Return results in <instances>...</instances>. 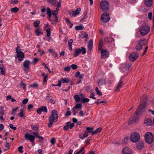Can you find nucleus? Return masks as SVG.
<instances>
[{"mask_svg": "<svg viewBox=\"0 0 154 154\" xmlns=\"http://www.w3.org/2000/svg\"><path fill=\"white\" fill-rule=\"evenodd\" d=\"M140 104L137 107L136 112V115L134 114L131 117L130 120L128 122V125H131L133 122H136L139 119L138 116L142 115L145 112L147 100V96L146 95H143L141 98Z\"/></svg>", "mask_w": 154, "mask_h": 154, "instance_id": "f257e3e1", "label": "nucleus"}, {"mask_svg": "<svg viewBox=\"0 0 154 154\" xmlns=\"http://www.w3.org/2000/svg\"><path fill=\"white\" fill-rule=\"evenodd\" d=\"M57 112L55 110H53L51 112V115L48 118L49 122L48 126L49 128H51L54 122H55L58 120Z\"/></svg>", "mask_w": 154, "mask_h": 154, "instance_id": "f03ea898", "label": "nucleus"}, {"mask_svg": "<svg viewBox=\"0 0 154 154\" xmlns=\"http://www.w3.org/2000/svg\"><path fill=\"white\" fill-rule=\"evenodd\" d=\"M145 139L148 143H152L154 140V136L152 133L150 132L146 133L145 135Z\"/></svg>", "mask_w": 154, "mask_h": 154, "instance_id": "7ed1b4c3", "label": "nucleus"}, {"mask_svg": "<svg viewBox=\"0 0 154 154\" xmlns=\"http://www.w3.org/2000/svg\"><path fill=\"white\" fill-rule=\"evenodd\" d=\"M140 138L139 134L137 132L132 133L130 136V140L133 143H136L138 142Z\"/></svg>", "mask_w": 154, "mask_h": 154, "instance_id": "20e7f679", "label": "nucleus"}, {"mask_svg": "<svg viewBox=\"0 0 154 154\" xmlns=\"http://www.w3.org/2000/svg\"><path fill=\"white\" fill-rule=\"evenodd\" d=\"M150 27L148 25L142 26L140 28L139 32L142 35H146L149 31Z\"/></svg>", "mask_w": 154, "mask_h": 154, "instance_id": "39448f33", "label": "nucleus"}, {"mask_svg": "<svg viewBox=\"0 0 154 154\" xmlns=\"http://www.w3.org/2000/svg\"><path fill=\"white\" fill-rule=\"evenodd\" d=\"M86 53V50L85 48L82 47L81 48H78L75 49L74 56L75 57L78 56L82 53V54H84Z\"/></svg>", "mask_w": 154, "mask_h": 154, "instance_id": "423d86ee", "label": "nucleus"}, {"mask_svg": "<svg viewBox=\"0 0 154 154\" xmlns=\"http://www.w3.org/2000/svg\"><path fill=\"white\" fill-rule=\"evenodd\" d=\"M100 6L103 11H107L109 8V3L106 1H103L100 3Z\"/></svg>", "mask_w": 154, "mask_h": 154, "instance_id": "0eeeda50", "label": "nucleus"}, {"mask_svg": "<svg viewBox=\"0 0 154 154\" xmlns=\"http://www.w3.org/2000/svg\"><path fill=\"white\" fill-rule=\"evenodd\" d=\"M19 47H17L16 49V52L17 53V56L19 61H22L24 57V55L23 52L20 49L18 50Z\"/></svg>", "mask_w": 154, "mask_h": 154, "instance_id": "6e6552de", "label": "nucleus"}, {"mask_svg": "<svg viewBox=\"0 0 154 154\" xmlns=\"http://www.w3.org/2000/svg\"><path fill=\"white\" fill-rule=\"evenodd\" d=\"M109 14L107 13H103L101 17V19L102 21L106 23L109 21L110 19Z\"/></svg>", "mask_w": 154, "mask_h": 154, "instance_id": "1a4fd4ad", "label": "nucleus"}, {"mask_svg": "<svg viewBox=\"0 0 154 154\" xmlns=\"http://www.w3.org/2000/svg\"><path fill=\"white\" fill-rule=\"evenodd\" d=\"M24 137L26 139L29 140L32 143L34 142L35 137L34 135H32L27 133L25 134Z\"/></svg>", "mask_w": 154, "mask_h": 154, "instance_id": "9d476101", "label": "nucleus"}, {"mask_svg": "<svg viewBox=\"0 0 154 154\" xmlns=\"http://www.w3.org/2000/svg\"><path fill=\"white\" fill-rule=\"evenodd\" d=\"M139 56V54L136 52H133L129 56V60L131 61H134L136 60Z\"/></svg>", "mask_w": 154, "mask_h": 154, "instance_id": "9b49d317", "label": "nucleus"}, {"mask_svg": "<svg viewBox=\"0 0 154 154\" xmlns=\"http://www.w3.org/2000/svg\"><path fill=\"white\" fill-rule=\"evenodd\" d=\"M100 51H101L102 59H105L108 57L109 56V52L107 50L102 49Z\"/></svg>", "mask_w": 154, "mask_h": 154, "instance_id": "f8f14e48", "label": "nucleus"}, {"mask_svg": "<svg viewBox=\"0 0 154 154\" xmlns=\"http://www.w3.org/2000/svg\"><path fill=\"white\" fill-rule=\"evenodd\" d=\"M81 11V8H79L75 11H73L69 12V14L71 16L75 17Z\"/></svg>", "mask_w": 154, "mask_h": 154, "instance_id": "ddd939ff", "label": "nucleus"}, {"mask_svg": "<svg viewBox=\"0 0 154 154\" xmlns=\"http://www.w3.org/2000/svg\"><path fill=\"white\" fill-rule=\"evenodd\" d=\"M122 152L123 154H131L132 153L131 149L128 147L124 148Z\"/></svg>", "mask_w": 154, "mask_h": 154, "instance_id": "4468645a", "label": "nucleus"}, {"mask_svg": "<svg viewBox=\"0 0 154 154\" xmlns=\"http://www.w3.org/2000/svg\"><path fill=\"white\" fill-rule=\"evenodd\" d=\"M32 134H33L35 136V137L38 139H39L41 141H43L44 140V138L39 135V134L38 133L35 132H33Z\"/></svg>", "mask_w": 154, "mask_h": 154, "instance_id": "2eb2a0df", "label": "nucleus"}, {"mask_svg": "<svg viewBox=\"0 0 154 154\" xmlns=\"http://www.w3.org/2000/svg\"><path fill=\"white\" fill-rule=\"evenodd\" d=\"M30 63V62L29 60H25L23 62V65L25 68H26V69L29 70V66Z\"/></svg>", "mask_w": 154, "mask_h": 154, "instance_id": "dca6fc26", "label": "nucleus"}, {"mask_svg": "<svg viewBox=\"0 0 154 154\" xmlns=\"http://www.w3.org/2000/svg\"><path fill=\"white\" fill-rule=\"evenodd\" d=\"M144 147V143L142 142H140V143H139L136 145L137 148L139 150L142 149Z\"/></svg>", "mask_w": 154, "mask_h": 154, "instance_id": "f3484780", "label": "nucleus"}, {"mask_svg": "<svg viewBox=\"0 0 154 154\" xmlns=\"http://www.w3.org/2000/svg\"><path fill=\"white\" fill-rule=\"evenodd\" d=\"M131 65V63H126L122 66V68L124 70L127 71L130 69Z\"/></svg>", "mask_w": 154, "mask_h": 154, "instance_id": "a211bd4d", "label": "nucleus"}, {"mask_svg": "<svg viewBox=\"0 0 154 154\" xmlns=\"http://www.w3.org/2000/svg\"><path fill=\"white\" fill-rule=\"evenodd\" d=\"M138 44L142 47L146 44V39L143 38L140 39L138 41Z\"/></svg>", "mask_w": 154, "mask_h": 154, "instance_id": "6ab92c4d", "label": "nucleus"}, {"mask_svg": "<svg viewBox=\"0 0 154 154\" xmlns=\"http://www.w3.org/2000/svg\"><path fill=\"white\" fill-rule=\"evenodd\" d=\"M144 123L146 124L147 125H152L153 122H152V120L151 119H146L144 121Z\"/></svg>", "mask_w": 154, "mask_h": 154, "instance_id": "aec40b11", "label": "nucleus"}, {"mask_svg": "<svg viewBox=\"0 0 154 154\" xmlns=\"http://www.w3.org/2000/svg\"><path fill=\"white\" fill-rule=\"evenodd\" d=\"M152 0H145L144 4L147 7H150L152 5Z\"/></svg>", "mask_w": 154, "mask_h": 154, "instance_id": "412c9836", "label": "nucleus"}, {"mask_svg": "<svg viewBox=\"0 0 154 154\" xmlns=\"http://www.w3.org/2000/svg\"><path fill=\"white\" fill-rule=\"evenodd\" d=\"M47 2L52 6H55L57 3V1L56 0H47Z\"/></svg>", "mask_w": 154, "mask_h": 154, "instance_id": "4be33fe9", "label": "nucleus"}, {"mask_svg": "<svg viewBox=\"0 0 154 154\" xmlns=\"http://www.w3.org/2000/svg\"><path fill=\"white\" fill-rule=\"evenodd\" d=\"M97 83L99 86H102L105 83V79H100L97 81Z\"/></svg>", "mask_w": 154, "mask_h": 154, "instance_id": "5701e85b", "label": "nucleus"}, {"mask_svg": "<svg viewBox=\"0 0 154 154\" xmlns=\"http://www.w3.org/2000/svg\"><path fill=\"white\" fill-rule=\"evenodd\" d=\"M60 81L63 83H68L70 82V79L68 78H62L60 79Z\"/></svg>", "mask_w": 154, "mask_h": 154, "instance_id": "b1692460", "label": "nucleus"}, {"mask_svg": "<svg viewBox=\"0 0 154 154\" xmlns=\"http://www.w3.org/2000/svg\"><path fill=\"white\" fill-rule=\"evenodd\" d=\"M93 44V41L92 39H91L89 42L88 45V49L90 51L92 50Z\"/></svg>", "mask_w": 154, "mask_h": 154, "instance_id": "393cba45", "label": "nucleus"}, {"mask_svg": "<svg viewBox=\"0 0 154 154\" xmlns=\"http://www.w3.org/2000/svg\"><path fill=\"white\" fill-rule=\"evenodd\" d=\"M88 135V133L86 131L85 133L82 136V134H80L79 135V137L81 139L83 140L85 137H87Z\"/></svg>", "mask_w": 154, "mask_h": 154, "instance_id": "a878e982", "label": "nucleus"}, {"mask_svg": "<svg viewBox=\"0 0 154 154\" xmlns=\"http://www.w3.org/2000/svg\"><path fill=\"white\" fill-rule=\"evenodd\" d=\"M88 133H91L92 135L93 132H94V128L92 127H87L86 128V131Z\"/></svg>", "mask_w": 154, "mask_h": 154, "instance_id": "bb28decb", "label": "nucleus"}, {"mask_svg": "<svg viewBox=\"0 0 154 154\" xmlns=\"http://www.w3.org/2000/svg\"><path fill=\"white\" fill-rule=\"evenodd\" d=\"M122 83H123V81H122L121 80H120L118 83V85L116 87V89L118 90L120 88L122 85Z\"/></svg>", "mask_w": 154, "mask_h": 154, "instance_id": "cd10ccee", "label": "nucleus"}, {"mask_svg": "<svg viewBox=\"0 0 154 154\" xmlns=\"http://www.w3.org/2000/svg\"><path fill=\"white\" fill-rule=\"evenodd\" d=\"M102 129L101 128H99L95 130L94 131V132H93L92 135H93L95 134L99 133L101 131Z\"/></svg>", "mask_w": 154, "mask_h": 154, "instance_id": "c85d7f7f", "label": "nucleus"}, {"mask_svg": "<svg viewBox=\"0 0 154 154\" xmlns=\"http://www.w3.org/2000/svg\"><path fill=\"white\" fill-rule=\"evenodd\" d=\"M74 97L76 102H78L81 100V98L79 95H75L74 96Z\"/></svg>", "mask_w": 154, "mask_h": 154, "instance_id": "c756f323", "label": "nucleus"}, {"mask_svg": "<svg viewBox=\"0 0 154 154\" xmlns=\"http://www.w3.org/2000/svg\"><path fill=\"white\" fill-rule=\"evenodd\" d=\"M24 111L23 109H21L20 110V113L18 114V116L20 117H23L24 116Z\"/></svg>", "mask_w": 154, "mask_h": 154, "instance_id": "7c9ffc66", "label": "nucleus"}, {"mask_svg": "<svg viewBox=\"0 0 154 154\" xmlns=\"http://www.w3.org/2000/svg\"><path fill=\"white\" fill-rule=\"evenodd\" d=\"M84 16L82 18L81 20H80L81 22L84 21V20L88 18L87 12H85L84 13Z\"/></svg>", "mask_w": 154, "mask_h": 154, "instance_id": "2f4dec72", "label": "nucleus"}, {"mask_svg": "<svg viewBox=\"0 0 154 154\" xmlns=\"http://www.w3.org/2000/svg\"><path fill=\"white\" fill-rule=\"evenodd\" d=\"M67 125H68V127L71 129H72L74 126V123H71L70 122H66Z\"/></svg>", "mask_w": 154, "mask_h": 154, "instance_id": "473e14b6", "label": "nucleus"}, {"mask_svg": "<svg viewBox=\"0 0 154 154\" xmlns=\"http://www.w3.org/2000/svg\"><path fill=\"white\" fill-rule=\"evenodd\" d=\"M40 23V22L39 20H36L33 23L34 26L35 28H37L38 27L39 24Z\"/></svg>", "mask_w": 154, "mask_h": 154, "instance_id": "72a5a7b5", "label": "nucleus"}, {"mask_svg": "<svg viewBox=\"0 0 154 154\" xmlns=\"http://www.w3.org/2000/svg\"><path fill=\"white\" fill-rule=\"evenodd\" d=\"M51 9L48 7L47 8V12L48 15V17H50L51 16Z\"/></svg>", "mask_w": 154, "mask_h": 154, "instance_id": "f704fd0d", "label": "nucleus"}, {"mask_svg": "<svg viewBox=\"0 0 154 154\" xmlns=\"http://www.w3.org/2000/svg\"><path fill=\"white\" fill-rule=\"evenodd\" d=\"M18 10L19 9L15 7L11 8V11L12 12L16 13L18 11Z\"/></svg>", "mask_w": 154, "mask_h": 154, "instance_id": "c9c22d12", "label": "nucleus"}, {"mask_svg": "<svg viewBox=\"0 0 154 154\" xmlns=\"http://www.w3.org/2000/svg\"><path fill=\"white\" fill-rule=\"evenodd\" d=\"M38 86L39 85L37 83H35L33 84L30 85L29 86L32 88H37Z\"/></svg>", "mask_w": 154, "mask_h": 154, "instance_id": "e433bc0d", "label": "nucleus"}, {"mask_svg": "<svg viewBox=\"0 0 154 154\" xmlns=\"http://www.w3.org/2000/svg\"><path fill=\"white\" fill-rule=\"evenodd\" d=\"M75 28L77 30H82L84 28V26H76Z\"/></svg>", "mask_w": 154, "mask_h": 154, "instance_id": "4c0bfd02", "label": "nucleus"}, {"mask_svg": "<svg viewBox=\"0 0 154 154\" xmlns=\"http://www.w3.org/2000/svg\"><path fill=\"white\" fill-rule=\"evenodd\" d=\"M40 108L42 112H47L48 111V109L46 106H42Z\"/></svg>", "mask_w": 154, "mask_h": 154, "instance_id": "58836bf2", "label": "nucleus"}, {"mask_svg": "<svg viewBox=\"0 0 154 154\" xmlns=\"http://www.w3.org/2000/svg\"><path fill=\"white\" fill-rule=\"evenodd\" d=\"M31 128L33 130L36 131H38V128L37 125L35 126L33 125H31Z\"/></svg>", "mask_w": 154, "mask_h": 154, "instance_id": "ea45409f", "label": "nucleus"}, {"mask_svg": "<svg viewBox=\"0 0 154 154\" xmlns=\"http://www.w3.org/2000/svg\"><path fill=\"white\" fill-rule=\"evenodd\" d=\"M95 90L97 92V94L100 96H101L102 95V93L101 91L98 90L97 87H96Z\"/></svg>", "mask_w": 154, "mask_h": 154, "instance_id": "a19ab883", "label": "nucleus"}, {"mask_svg": "<svg viewBox=\"0 0 154 154\" xmlns=\"http://www.w3.org/2000/svg\"><path fill=\"white\" fill-rule=\"evenodd\" d=\"M135 49L137 51H140L142 50V47L138 44V45L136 46Z\"/></svg>", "mask_w": 154, "mask_h": 154, "instance_id": "79ce46f5", "label": "nucleus"}, {"mask_svg": "<svg viewBox=\"0 0 154 154\" xmlns=\"http://www.w3.org/2000/svg\"><path fill=\"white\" fill-rule=\"evenodd\" d=\"M82 105L80 103H77L75 106H74L73 107L74 108H75L76 109H79L82 108Z\"/></svg>", "mask_w": 154, "mask_h": 154, "instance_id": "37998d69", "label": "nucleus"}, {"mask_svg": "<svg viewBox=\"0 0 154 154\" xmlns=\"http://www.w3.org/2000/svg\"><path fill=\"white\" fill-rule=\"evenodd\" d=\"M90 100L88 98H84L82 99H81V101L83 103H85L88 102Z\"/></svg>", "mask_w": 154, "mask_h": 154, "instance_id": "c03bdc74", "label": "nucleus"}, {"mask_svg": "<svg viewBox=\"0 0 154 154\" xmlns=\"http://www.w3.org/2000/svg\"><path fill=\"white\" fill-rule=\"evenodd\" d=\"M88 34L86 33H84L81 35V37L82 38H87L88 37Z\"/></svg>", "mask_w": 154, "mask_h": 154, "instance_id": "a18cd8bd", "label": "nucleus"}, {"mask_svg": "<svg viewBox=\"0 0 154 154\" xmlns=\"http://www.w3.org/2000/svg\"><path fill=\"white\" fill-rule=\"evenodd\" d=\"M103 42H101V41H100L99 44L98 46V51L99 52H100V50H102V45H103Z\"/></svg>", "mask_w": 154, "mask_h": 154, "instance_id": "49530a36", "label": "nucleus"}, {"mask_svg": "<svg viewBox=\"0 0 154 154\" xmlns=\"http://www.w3.org/2000/svg\"><path fill=\"white\" fill-rule=\"evenodd\" d=\"M47 35L48 37H49L51 35V30L50 28H48L46 30Z\"/></svg>", "mask_w": 154, "mask_h": 154, "instance_id": "de8ad7c7", "label": "nucleus"}, {"mask_svg": "<svg viewBox=\"0 0 154 154\" xmlns=\"http://www.w3.org/2000/svg\"><path fill=\"white\" fill-rule=\"evenodd\" d=\"M26 85L25 84L23 83L22 82L20 83V86L22 87L23 88L24 90H25L26 88Z\"/></svg>", "mask_w": 154, "mask_h": 154, "instance_id": "09e8293b", "label": "nucleus"}, {"mask_svg": "<svg viewBox=\"0 0 154 154\" xmlns=\"http://www.w3.org/2000/svg\"><path fill=\"white\" fill-rule=\"evenodd\" d=\"M35 32L36 33L37 36H39V35L41 33V32L40 31L39 29H36L35 31Z\"/></svg>", "mask_w": 154, "mask_h": 154, "instance_id": "8fccbe9b", "label": "nucleus"}, {"mask_svg": "<svg viewBox=\"0 0 154 154\" xmlns=\"http://www.w3.org/2000/svg\"><path fill=\"white\" fill-rule=\"evenodd\" d=\"M71 67L72 69L75 70L77 68L78 66L75 64H72L71 65Z\"/></svg>", "mask_w": 154, "mask_h": 154, "instance_id": "3c124183", "label": "nucleus"}, {"mask_svg": "<svg viewBox=\"0 0 154 154\" xmlns=\"http://www.w3.org/2000/svg\"><path fill=\"white\" fill-rule=\"evenodd\" d=\"M70 67L69 66H68L64 68V69L67 72H69L70 70Z\"/></svg>", "mask_w": 154, "mask_h": 154, "instance_id": "603ef678", "label": "nucleus"}, {"mask_svg": "<svg viewBox=\"0 0 154 154\" xmlns=\"http://www.w3.org/2000/svg\"><path fill=\"white\" fill-rule=\"evenodd\" d=\"M95 94L94 93H91V95L89 97L94 99H96V98L94 97Z\"/></svg>", "mask_w": 154, "mask_h": 154, "instance_id": "864d4df0", "label": "nucleus"}, {"mask_svg": "<svg viewBox=\"0 0 154 154\" xmlns=\"http://www.w3.org/2000/svg\"><path fill=\"white\" fill-rule=\"evenodd\" d=\"M84 150V148L83 147H82L81 149L77 152L75 154H79L82 151H83Z\"/></svg>", "mask_w": 154, "mask_h": 154, "instance_id": "5fc2aeb1", "label": "nucleus"}, {"mask_svg": "<svg viewBox=\"0 0 154 154\" xmlns=\"http://www.w3.org/2000/svg\"><path fill=\"white\" fill-rule=\"evenodd\" d=\"M71 112L70 111V110H67L66 111V113L65 114V116H66L68 117V116H69L71 115Z\"/></svg>", "mask_w": 154, "mask_h": 154, "instance_id": "6e6d98bb", "label": "nucleus"}, {"mask_svg": "<svg viewBox=\"0 0 154 154\" xmlns=\"http://www.w3.org/2000/svg\"><path fill=\"white\" fill-rule=\"evenodd\" d=\"M18 0H11V4H17L18 3Z\"/></svg>", "mask_w": 154, "mask_h": 154, "instance_id": "4d7b16f0", "label": "nucleus"}, {"mask_svg": "<svg viewBox=\"0 0 154 154\" xmlns=\"http://www.w3.org/2000/svg\"><path fill=\"white\" fill-rule=\"evenodd\" d=\"M152 13L151 12H149L148 13V18L149 20H151L152 18Z\"/></svg>", "mask_w": 154, "mask_h": 154, "instance_id": "13d9d810", "label": "nucleus"}, {"mask_svg": "<svg viewBox=\"0 0 154 154\" xmlns=\"http://www.w3.org/2000/svg\"><path fill=\"white\" fill-rule=\"evenodd\" d=\"M23 148V147L22 146H20L18 147V150L20 152L22 153L23 152L22 150Z\"/></svg>", "mask_w": 154, "mask_h": 154, "instance_id": "bf43d9fd", "label": "nucleus"}, {"mask_svg": "<svg viewBox=\"0 0 154 154\" xmlns=\"http://www.w3.org/2000/svg\"><path fill=\"white\" fill-rule=\"evenodd\" d=\"M61 2H62L61 0H59V1L58 4H57V8H59V7H60L61 5Z\"/></svg>", "mask_w": 154, "mask_h": 154, "instance_id": "052dcab7", "label": "nucleus"}, {"mask_svg": "<svg viewBox=\"0 0 154 154\" xmlns=\"http://www.w3.org/2000/svg\"><path fill=\"white\" fill-rule=\"evenodd\" d=\"M28 100L27 98L24 99L22 101V103L23 104H26L27 103Z\"/></svg>", "mask_w": 154, "mask_h": 154, "instance_id": "680f3d73", "label": "nucleus"}, {"mask_svg": "<svg viewBox=\"0 0 154 154\" xmlns=\"http://www.w3.org/2000/svg\"><path fill=\"white\" fill-rule=\"evenodd\" d=\"M51 142L52 144H54L55 143V139L54 138H53L51 139Z\"/></svg>", "mask_w": 154, "mask_h": 154, "instance_id": "e2e57ef3", "label": "nucleus"}, {"mask_svg": "<svg viewBox=\"0 0 154 154\" xmlns=\"http://www.w3.org/2000/svg\"><path fill=\"white\" fill-rule=\"evenodd\" d=\"M5 146L8 149H9L10 147L9 143L8 142H6L5 144Z\"/></svg>", "mask_w": 154, "mask_h": 154, "instance_id": "0e129e2a", "label": "nucleus"}, {"mask_svg": "<svg viewBox=\"0 0 154 154\" xmlns=\"http://www.w3.org/2000/svg\"><path fill=\"white\" fill-rule=\"evenodd\" d=\"M54 22H57L58 21V17L57 16H54V17L53 20H52Z\"/></svg>", "mask_w": 154, "mask_h": 154, "instance_id": "69168bd1", "label": "nucleus"}, {"mask_svg": "<svg viewBox=\"0 0 154 154\" xmlns=\"http://www.w3.org/2000/svg\"><path fill=\"white\" fill-rule=\"evenodd\" d=\"M73 41L72 39H70L68 42V46L72 45V44L73 43Z\"/></svg>", "mask_w": 154, "mask_h": 154, "instance_id": "338daca9", "label": "nucleus"}, {"mask_svg": "<svg viewBox=\"0 0 154 154\" xmlns=\"http://www.w3.org/2000/svg\"><path fill=\"white\" fill-rule=\"evenodd\" d=\"M33 107V106L32 104H29L28 106V109L29 110Z\"/></svg>", "mask_w": 154, "mask_h": 154, "instance_id": "774afa93", "label": "nucleus"}]
</instances>
